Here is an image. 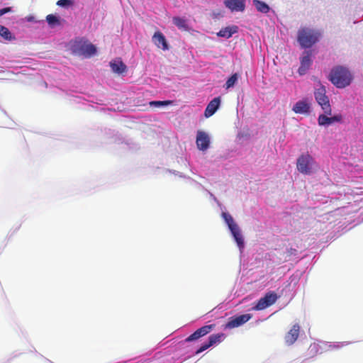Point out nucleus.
Listing matches in <instances>:
<instances>
[{
    "label": "nucleus",
    "mask_w": 363,
    "mask_h": 363,
    "mask_svg": "<svg viewBox=\"0 0 363 363\" xmlns=\"http://www.w3.org/2000/svg\"><path fill=\"white\" fill-rule=\"evenodd\" d=\"M320 36L318 31L303 28L298 32V41L302 48H309L318 41Z\"/></svg>",
    "instance_id": "obj_3"
},
{
    "label": "nucleus",
    "mask_w": 363,
    "mask_h": 363,
    "mask_svg": "<svg viewBox=\"0 0 363 363\" xmlns=\"http://www.w3.org/2000/svg\"><path fill=\"white\" fill-rule=\"evenodd\" d=\"M314 96L316 102L320 105L325 113L332 114V108L328 96L326 95L325 87L320 85L314 91Z\"/></svg>",
    "instance_id": "obj_4"
},
{
    "label": "nucleus",
    "mask_w": 363,
    "mask_h": 363,
    "mask_svg": "<svg viewBox=\"0 0 363 363\" xmlns=\"http://www.w3.org/2000/svg\"><path fill=\"white\" fill-rule=\"evenodd\" d=\"M46 21L48 22V23L50 26H54L55 25H59L60 24V20L59 18L53 15V14H49L46 16Z\"/></svg>",
    "instance_id": "obj_25"
},
{
    "label": "nucleus",
    "mask_w": 363,
    "mask_h": 363,
    "mask_svg": "<svg viewBox=\"0 0 363 363\" xmlns=\"http://www.w3.org/2000/svg\"><path fill=\"white\" fill-rule=\"evenodd\" d=\"M311 104L307 99L297 101L293 106V111L298 114H308L310 112Z\"/></svg>",
    "instance_id": "obj_10"
},
{
    "label": "nucleus",
    "mask_w": 363,
    "mask_h": 363,
    "mask_svg": "<svg viewBox=\"0 0 363 363\" xmlns=\"http://www.w3.org/2000/svg\"><path fill=\"white\" fill-rule=\"evenodd\" d=\"M230 230L233 235V238L235 240L240 250L242 249L244 247V241L238 226L234 227V228H232Z\"/></svg>",
    "instance_id": "obj_18"
},
{
    "label": "nucleus",
    "mask_w": 363,
    "mask_h": 363,
    "mask_svg": "<svg viewBox=\"0 0 363 363\" xmlns=\"http://www.w3.org/2000/svg\"><path fill=\"white\" fill-rule=\"evenodd\" d=\"M329 115L320 114L318 116V122L320 125H328L335 122H341L342 120V116L341 114H337L332 117H328Z\"/></svg>",
    "instance_id": "obj_12"
},
{
    "label": "nucleus",
    "mask_w": 363,
    "mask_h": 363,
    "mask_svg": "<svg viewBox=\"0 0 363 363\" xmlns=\"http://www.w3.org/2000/svg\"><path fill=\"white\" fill-rule=\"evenodd\" d=\"M300 325L298 323L294 324L291 329L285 335V342L288 345H293L298 337Z\"/></svg>",
    "instance_id": "obj_11"
},
{
    "label": "nucleus",
    "mask_w": 363,
    "mask_h": 363,
    "mask_svg": "<svg viewBox=\"0 0 363 363\" xmlns=\"http://www.w3.org/2000/svg\"><path fill=\"white\" fill-rule=\"evenodd\" d=\"M152 40L155 45L159 48H162L163 50L169 49V46L164 35L160 32H155L152 36Z\"/></svg>",
    "instance_id": "obj_14"
},
{
    "label": "nucleus",
    "mask_w": 363,
    "mask_h": 363,
    "mask_svg": "<svg viewBox=\"0 0 363 363\" xmlns=\"http://www.w3.org/2000/svg\"><path fill=\"white\" fill-rule=\"evenodd\" d=\"M11 11V7H6L0 9V17Z\"/></svg>",
    "instance_id": "obj_31"
},
{
    "label": "nucleus",
    "mask_w": 363,
    "mask_h": 363,
    "mask_svg": "<svg viewBox=\"0 0 363 363\" xmlns=\"http://www.w3.org/2000/svg\"><path fill=\"white\" fill-rule=\"evenodd\" d=\"M110 66L113 72L117 74H122L126 70V65L121 60L111 62Z\"/></svg>",
    "instance_id": "obj_17"
},
{
    "label": "nucleus",
    "mask_w": 363,
    "mask_h": 363,
    "mask_svg": "<svg viewBox=\"0 0 363 363\" xmlns=\"http://www.w3.org/2000/svg\"><path fill=\"white\" fill-rule=\"evenodd\" d=\"M313 162V158L309 154L301 155L297 160V169L302 174H310Z\"/></svg>",
    "instance_id": "obj_5"
},
{
    "label": "nucleus",
    "mask_w": 363,
    "mask_h": 363,
    "mask_svg": "<svg viewBox=\"0 0 363 363\" xmlns=\"http://www.w3.org/2000/svg\"><path fill=\"white\" fill-rule=\"evenodd\" d=\"M171 101H153L150 102V106H160L171 104Z\"/></svg>",
    "instance_id": "obj_28"
},
{
    "label": "nucleus",
    "mask_w": 363,
    "mask_h": 363,
    "mask_svg": "<svg viewBox=\"0 0 363 363\" xmlns=\"http://www.w3.org/2000/svg\"><path fill=\"white\" fill-rule=\"evenodd\" d=\"M72 4L71 0H59L57 2V5L60 6H65Z\"/></svg>",
    "instance_id": "obj_30"
},
{
    "label": "nucleus",
    "mask_w": 363,
    "mask_h": 363,
    "mask_svg": "<svg viewBox=\"0 0 363 363\" xmlns=\"http://www.w3.org/2000/svg\"><path fill=\"white\" fill-rule=\"evenodd\" d=\"M253 4L258 11L267 13L269 11V6L264 1L253 0Z\"/></svg>",
    "instance_id": "obj_20"
},
{
    "label": "nucleus",
    "mask_w": 363,
    "mask_h": 363,
    "mask_svg": "<svg viewBox=\"0 0 363 363\" xmlns=\"http://www.w3.org/2000/svg\"><path fill=\"white\" fill-rule=\"evenodd\" d=\"M224 4L232 11H243L245 8V0H225Z\"/></svg>",
    "instance_id": "obj_13"
},
{
    "label": "nucleus",
    "mask_w": 363,
    "mask_h": 363,
    "mask_svg": "<svg viewBox=\"0 0 363 363\" xmlns=\"http://www.w3.org/2000/svg\"><path fill=\"white\" fill-rule=\"evenodd\" d=\"M220 104V97H216L213 100H211L209 104L207 105L204 115L206 118L211 117L213 116L217 109L219 108Z\"/></svg>",
    "instance_id": "obj_15"
},
{
    "label": "nucleus",
    "mask_w": 363,
    "mask_h": 363,
    "mask_svg": "<svg viewBox=\"0 0 363 363\" xmlns=\"http://www.w3.org/2000/svg\"><path fill=\"white\" fill-rule=\"evenodd\" d=\"M0 35L6 40H11L14 38L10 30L2 25H0Z\"/></svg>",
    "instance_id": "obj_23"
},
{
    "label": "nucleus",
    "mask_w": 363,
    "mask_h": 363,
    "mask_svg": "<svg viewBox=\"0 0 363 363\" xmlns=\"http://www.w3.org/2000/svg\"><path fill=\"white\" fill-rule=\"evenodd\" d=\"M222 216L230 230L234 228V227L238 226L237 224L234 222L233 217L229 213H223Z\"/></svg>",
    "instance_id": "obj_24"
},
{
    "label": "nucleus",
    "mask_w": 363,
    "mask_h": 363,
    "mask_svg": "<svg viewBox=\"0 0 363 363\" xmlns=\"http://www.w3.org/2000/svg\"><path fill=\"white\" fill-rule=\"evenodd\" d=\"M264 297L267 300L268 303H270V306L273 305L277 300L278 296L274 291H270L264 295Z\"/></svg>",
    "instance_id": "obj_27"
},
{
    "label": "nucleus",
    "mask_w": 363,
    "mask_h": 363,
    "mask_svg": "<svg viewBox=\"0 0 363 363\" xmlns=\"http://www.w3.org/2000/svg\"><path fill=\"white\" fill-rule=\"evenodd\" d=\"M224 337L225 335L223 333L213 334L210 335L208 337V341L202 344L199 349L196 350V354H198L205 351L210 347L214 345L215 344L220 342Z\"/></svg>",
    "instance_id": "obj_7"
},
{
    "label": "nucleus",
    "mask_w": 363,
    "mask_h": 363,
    "mask_svg": "<svg viewBox=\"0 0 363 363\" xmlns=\"http://www.w3.org/2000/svg\"><path fill=\"white\" fill-rule=\"evenodd\" d=\"M172 21L179 29L185 31L189 30V26L187 25L186 19L180 17H174L172 18Z\"/></svg>",
    "instance_id": "obj_19"
},
{
    "label": "nucleus",
    "mask_w": 363,
    "mask_h": 363,
    "mask_svg": "<svg viewBox=\"0 0 363 363\" xmlns=\"http://www.w3.org/2000/svg\"><path fill=\"white\" fill-rule=\"evenodd\" d=\"M199 337L196 332L190 335L188 337L186 338V342H192L199 340Z\"/></svg>",
    "instance_id": "obj_29"
},
{
    "label": "nucleus",
    "mask_w": 363,
    "mask_h": 363,
    "mask_svg": "<svg viewBox=\"0 0 363 363\" xmlns=\"http://www.w3.org/2000/svg\"><path fill=\"white\" fill-rule=\"evenodd\" d=\"M238 31V27L237 26H231L223 28L218 33L217 35L219 37L230 38L232 35Z\"/></svg>",
    "instance_id": "obj_16"
},
{
    "label": "nucleus",
    "mask_w": 363,
    "mask_h": 363,
    "mask_svg": "<svg viewBox=\"0 0 363 363\" xmlns=\"http://www.w3.org/2000/svg\"><path fill=\"white\" fill-rule=\"evenodd\" d=\"M196 143L199 150L206 151L210 145V138L208 135L204 131L198 130Z\"/></svg>",
    "instance_id": "obj_8"
},
{
    "label": "nucleus",
    "mask_w": 363,
    "mask_h": 363,
    "mask_svg": "<svg viewBox=\"0 0 363 363\" xmlns=\"http://www.w3.org/2000/svg\"><path fill=\"white\" fill-rule=\"evenodd\" d=\"M251 318L252 315L248 313L231 317L226 323L225 328L232 329L238 328L247 323Z\"/></svg>",
    "instance_id": "obj_6"
},
{
    "label": "nucleus",
    "mask_w": 363,
    "mask_h": 363,
    "mask_svg": "<svg viewBox=\"0 0 363 363\" xmlns=\"http://www.w3.org/2000/svg\"><path fill=\"white\" fill-rule=\"evenodd\" d=\"M238 75L237 73L233 74L226 81L225 86L226 89H229L233 87L236 82L238 81Z\"/></svg>",
    "instance_id": "obj_26"
},
{
    "label": "nucleus",
    "mask_w": 363,
    "mask_h": 363,
    "mask_svg": "<svg viewBox=\"0 0 363 363\" xmlns=\"http://www.w3.org/2000/svg\"><path fill=\"white\" fill-rule=\"evenodd\" d=\"M347 345V344H343V343H342V345H341V347L345 346V345Z\"/></svg>",
    "instance_id": "obj_32"
},
{
    "label": "nucleus",
    "mask_w": 363,
    "mask_h": 363,
    "mask_svg": "<svg viewBox=\"0 0 363 363\" xmlns=\"http://www.w3.org/2000/svg\"><path fill=\"white\" fill-rule=\"evenodd\" d=\"M269 306H270V303H268L267 300L264 296L258 300L257 303L255 306H253L252 309L255 311H262Z\"/></svg>",
    "instance_id": "obj_21"
},
{
    "label": "nucleus",
    "mask_w": 363,
    "mask_h": 363,
    "mask_svg": "<svg viewBox=\"0 0 363 363\" xmlns=\"http://www.w3.org/2000/svg\"><path fill=\"white\" fill-rule=\"evenodd\" d=\"M71 50L74 55L89 58L96 52L95 45L83 38L76 39L71 45Z\"/></svg>",
    "instance_id": "obj_2"
},
{
    "label": "nucleus",
    "mask_w": 363,
    "mask_h": 363,
    "mask_svg": "<svg viewBox=\"0 0 363 363\" xmlns=\"http://www.w3.org/2000/svg\"><path fill=\"white\" fill-rule=\"evenodd\" d=\"M311 51H305L303 54L302 57H301V65L298 68V73L300 75H303L306 74L307 70L310 68L312 60H311Z\"/></svg>",
    "instance_id": "obj_9"
},
{
    "label": "nucleus",
    "mask_w": 363,
    "mask_h": 363,
    "mask_svg": "<svg viewBox=\"0 0 363 363\" xmlns=\"http://www.w3.org/2000/svg\"><path fill=\"white\" fill-rule=\"evenodd\" d=\"M352 79L349 69L342 66L333 68L330 74V82L337 88H345L350 85Z\"/></svg>",
    "instance_id": "obj_1"
},
{
    "label": "nucleus",
    "mask_w": 363,
    "mask_h": 363,
    "mask_svg": "<svg viewBox=\"0 0 363 363\" xmlns=\"http://www.w3.org/2000/svg\"><path fill=\"white\" fill-rule=\"evenodd\" d=\"M213 328L214 325H207L199 328L195 332L197 333L199 337L201 338L208 334L213 329Z\"/></svg>",
    "instance_id": "obj_22"
}]
</instances>
